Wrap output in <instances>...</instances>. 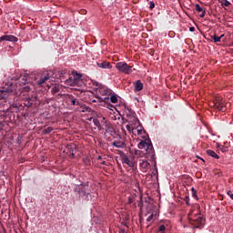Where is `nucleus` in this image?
Returning a JSON list of instances; mask_svg holds the SVG:
<instances>
[{
	"instance_id": "nucleus-1",
	"label": "nucleus",
	"mask_w": 233,
	"mask_h": 233,
	"mask_svg": "<svg viewBox=\"0 0 233 233\" xmlns=\"http://www.w3.org/2000/svg\"><path fill=\"white\" fill-rule=\"evenodd\" d=\"M137 147L140 149L135 151V155L137 156V157H142L143 156L154 157V146H152V142L150 140H143L138 143Z\"/></svg>"
},
{
	"instance_id": "nucleus-2",
	"label": "nucleus",
	"mask_w": 233,
	"mask_h": 233,
	"mask_svg": "<svg viewBox=\"0 0 233 233\" xmlns=\"http://www.w3.org/2000/svg\"><path fill=\"white\" fill-rule=\"evenodd\" d=\"M74 192L77 194L79 198H85V199H88V196H90V187L88 184L76 185Z\"/></svg>"
},
{
	"instance_id": "nucleus-3",
	"label": "nucleus",
	"mask_w": 233,
	"mask_h": 233,
	"mask_svg": "<svg viewBox=\"0 0 233 233\" xmlns=\"http://www.w3.org/2000/svg\"><path fill=\"white\" fill-rule=\"evenodd\" d=\"M83 83L81 74L73 72L72 76L66 80L67 86H79Z\"/></svg>"
},
{
	"instance_id": "nucleus-4",
	"label": "nucleus",
	"mask_w": 233,
	"mask_h": 233,
	"mask_svg": "<svg viewBox=\"0 0 233 233\" xmlns=\"http://www.w3.org/2000/svg\"><path fill=\"white\" fill-rule=\"evenodd\" d=\"M188 219L192 225L196 226V228H200L203 225V215L202 214H188Z\"/></svg>"
},
{
	"instance_id": "nucleus-5",
	"label": "nucleus",
	"mask_w": 233,
	"mask_h": 233,
	"mask_svg": "<svg viewBox=\"0 0 233 233\" xmlns=\"http://www.w3.org/2000/svg\"><path fill=\"white\" fill-rule=\"evenodd\" d=\"M93 85L100 96H112V89L106 87V86H103L99 82H94Z\"/></svg>"
},
{
	"instance_id": "nucleus-6",
	"label": "nucleus",
	"mask_w": 233,
	"mask_h": 233,
	"mask_svg": "<svg viewBox=\"0 0 233 233\" xmlns=\"http://www.w3.org/2000/svg\"><path fill=\"white\" fill-rule=\"evenodd\" d=\"M210 106H213L216 110H219L220 112H225V110H227V106L221 96L215 97L213 102L210 103Z\"/></svg>"
},
{
	"instance_id": "nucleus-7",
	"label": "nucleus",
	"mask_w": 233,
	"mask_h": 233,
	"mask_svg": "<svg viewBox=\"0 0 233 233\" xmlns=\"http://www.w3.org/2000/svg\"><path fill=\"white\" fill-rule=\"evenodd\" d=\"M116 68L118 70V72H121L122 74H132V66H128L127 62H118L116 64Z\"/></svg>"
},
{
	"instance_id": "nucleus-8",
	"label": "nucleus",
	"mask_w": 233,
	"mask_h": 233,
	"mask_svg": "<svg viewBox=\"0 0 233 233\" xmlns=\"http://www.w3.org/2000/svg\"><path fill=\"white\" fill-rule=\"evenodd\" d=\"M11 94H17V89L14 87V85H10L8 87H4V89L0 90V99H6V96H11Z\"/></svg>"
},
{
	"instance_id": "nucleus-9",
	"label": "nucleus",
	"mask_w": 233,
	"mask_h": 233,
	"mask_svg": "<svg viewBox=\"0 0 233 233\" xmlns=\"http://www.w3.org/2000/svg\"><path fill=\"white\" fill-rule=\"evenodd\" d=\"M121 163L122 165H127L130 168H134L135 167L134 159L125 153L121 155Z\"/></svg>"
},
{
	"instance_id": "nucleus-10",
	"label": "nucleus",
	"mask_w": 233,
	"mask_h": 233,
	"mask_svg": "<svg viewBox=\"0 0 233 233\" xmlns=\"http://www.w3.org/2000/svg\"><path fill=\"white\" fill-rule=\"evenodd\" d=\"M131 117L129 118L130 125H133L134 127V132L136 133V130L141 127V123L139 122V119L136 117V112H132L130 114Z\"/></svg>"
},
{
	"instance_id": "nucleus-11",
	"label": "nucleus",
	"mask_w": 233,
	"mask_h": 233,
	"mask_svg": "<svg viewBox=\"0 0 233 233\" xmlns=\"http://www.w3.org/2000/svg\"><path fill=\"white\" fill-rule=\"evenodd\" d=\"M19 83L24 85L21 87V94H23V92H30V90H32V87H30V84H26V79H25V77L19 78Z\"/></svg>"
},
{
	"instance_id": "nucleus-12",
	"label": "nucleus",
	"mask_w": 233,
	"mask_h": 233,
	"mask_svg": "<svg viewBox=\"0 0 233 233\" xmlns=\"http://www.w3.org/2000/svg\"><path fill=\"white\" fill-rule=\"evenodd\" d=\"M17 36L14 35H5L0 36V41H9L11 43H17Z\"/></svg>"
},
{
	"instance_id": "nucleus-13",
	"label": "nucleus",
	"mask_w": 233,
	"mask_h": 233,
	"mask_svg": "<svg viewBox=\"0 0 233 233\" xmlns=\"http://www.w3.org/2000/svg\"><path fill=\"white\" fill-rule=\"evenodd\" d=\"M100 103H103V101L106 102L108 99L111 101V103H117L119 99H117V95H112L110 97H96Z\"/></svg>"
},
{
	"instance_id": "nucleus-14",
	"label": "nucleus",
	"mask_w": 233,
	"mask_h": 233,
	"mask_svg": "<svg viewBox=\"0 0 233 233\" xmlns=\"http://www.w3.org/2000/svg\"><path fill=\"white\" fill-rule=\"evenodd\" d=\"M67 150H68L70 156H72V157H74V156H76V154H77L79 149L77 148V146L76 144H69V145H67Z\"/></svg>"
},
{
	"instance_id": "nucleus-15",
	"label": "nucleus",
	"mask_w": 233,
	"mask_h": 233,
	"mask_svg": "<svg viewBox=\"0 0 233 233\" xmlns=\"http://www.w3.org/2000/svg\"><path fill=\"white\" fill-rule=\"evenodd\" d=\"M140 168L142 172H147L150 168V162L148 160H142L140 162Z\"/></svg>"
},
{
	"instance_id": "nucleus-16",
	"label": "nucleus",
	"mask_w": 233,
	"mask_h": 233,
	"mask_svg": "<svg viewBox=\"0 0 233 233\" xmlns=\"http://www.w3.org/2000/svg\"><path fill=\"white\" fill-rule=\"evenodd\" d=\"M48 79H50V75L46 74L44 76L40 77V79L36 82V85H38V86H41V85H45V83H46Z\"/></svg>"
},
{
	"instance_id": "nucleus-17",
	"label": "nucleus",
	"mask_w": 233,
	"mask_h": 233,
	"mask_svg": "<svg viewBox=\"0 0 233 233\" xmlns=\"http://www.w3.org/2000/svg\"><path fill=\"white\" fill-rule=\"evenodd\" d=\"M135 92H141L143 90V82L141 80H137L134 83Z\"/></svg>"
},
{
	"instance_id": "nucleus-18",
	"label": "nucleus",
	"mask_w": 233,
	"mask_h": 233,
	"mask_svg": "<svg viewBox=\"0 0 233 233\" xmlns=\"http://www.w3.org/2000/svg\"><path fill=\"white\" fill-rule=\"evenodd\" d=\"M97 66H99V68H107V69L112 68V65L110 64V62H105V61L97 63Z\"/></svg>"
},
{
	"instance_id": "nucleus-19",
	"label": "nucleus",
	"mask_w": 233,
	"mask_h": 233,
	"mask_svg": "<svg viewBox=\"0 0 233 233\" xmlns=\"http://www.w3.org/2000/svg\"><path fill=\"white\" fill-rule=\"evenodd\" d=\"M113 147H116V148H125V147H127V144H125V142L123 141H114L113 142Z\"/></svg>"
},
{
	"instance_id": "nucleus-20",
	"label": "nucleus",
	"mask_w": 233,
	"mask_h": 233,
	"mask_svg": "<svg viewBox=\"0 0 233 233\" xmlns=\"http://www.w3.org/2000/svg\"><path fill=\"white\" fill-rule=\"evenodd\" d=\"M207 154L210 156V157H214V159H219V155L212 149L207 150Z\"/></svg>"
},
{
	"instance_id": "nucleus-21",
	"label": "nucleus",
	"mask_w": 233,
	"mask_h": 233,
	"mask_svg": "<svg viewBox=\"0 0 233 233\" xmlns=\"http://www.w3.org/2000/svg\"><path fill=\"white\" fill-rule=\"evenodd\" d=\"M24 101H25L24 103L25 106H26L27 108H30V106H32L33 105L32 97H29V96L25 97Z\"/></svg>"
},
{
	"instance_id": "nucleus-22",
	"label": "nucleus",
	"mask_w": 233,
	"mask_h": 233,
	"mask_svg": "<svg viewBox=\"0 0 233 233\" xmlns=\"http://www.w3.org/2000/svg\"><path fill=\"white\" fill-rule=\"evenodd\" d=\"M126 129L127 130L128 134H134L136 136L134 126L130 125V120H128V123L126 125Z\"/></svg>"
},
{
	"instance_id": "nucleus-23",
	"label": "nucleus",
	"mask_w": 233,
	"mask_h": 233,
	"mask_svg": "<svg viewBox=\"0 0 233 233\" xmlns=\"http://www.w3.org/2000/svg\"><path fill=\"white\" fill-rule=\"evenodd\" d=\"M106 134H109L110 136L116 135V129H114L113 127H110L108 125H106Z\"/></svg>"
},
{
	"instance_id": "nucleus-24",
	"label": "nucleus",
	"mask_w": 233,
	"mask_h": 233,
	"mask_svg": "<svg viewBox=\"0 0 233 233\" xmlns=\"http://www.w3.org/2000/svg\"><path fill=\"white\" fill-rule=\"evenodd\" d=\"M60 91L61 87L59 86H55L51 89L52 94H59Z\"/></svg>"
},
{
	"instance_id": "nucleus-25",
	"label": "nucleus",
	"mask_w": 233,
	"mask_h": 233,
	"mask_svg": "<svg viewBox=\"0 0 233 233\" xmlns=\"http://www.w3.org/2000/svg\"><path fill=\"white\" fill-rule=\"evenodd\" d=\"M93 123H94L95 127H96L98 128V130H101V123L99 122V119L94 118Z\"/></svg>"
},
{
	"instance_id": "nucleus-26",
	"label": "nucleus",
	"mask_w": 233,
	"mask_h": 233,
	"mask_svg": "<svg viewBox=\"0 0 233 233\" xmlns=\"http://www.w3.org/2000/svg\"><path fill=\"white\" fill-rule=\"evenodd\" d=\"M211 39L214 43H221V36H217L216 35H211Z\"/></svg>"
},
{
	"instance_id": "nucleus-27",
	"label": "nucleus",
	"mask_w": 233,
	"mask_h": 233,
	"mask_svg": "<svg viewBox=\"0 0 233 233\" xmlns=\"http://www.w3.org/2000/svg\"><path fill=\"white\" fill-rule=\"evenodd\" d=\"M191 192H192V198H194V199H196L198 201V199H199V198L198 197V191L196 190V188L192 187Z\"/></svg>"
},
{
	"instance_id": "nucleus-28",
	"label": "nucleus",
	"mask_w": 233,
	"mask_h": 233,
	"mask_svg": "<svg viewBox=\"0 0 233 233\" xmlns=\"http://www.w3.org/2000/svg\"><path fill=\"white\" fill-rule=\"evenodd\" d=\"M54 131V127H48L47 128L43 130V134L46 135V134H50V132Z\"/></svg>"
},
{
	"instance_id": "nucleus-29",
	"label": "nucleus",
	"mask_w": 233,
	"mask_h": 233,
	"mask_svg": "<svg viewBox=\"0 0 233 233\" xmlns=\"http://www.w3.org/2000/svg\"><path fill=\"white\" fill-rule=\"evenodd\" d=\"M195 10H197V12H204L205 10H203V8L201 7V5H199V4H197L195 5Z\"/></svg>"
},
{
	"instance_id": "nucleus-30",
	"label": "nucleus",
	"mask_w": 233,
	"mask_h": 233,
	"mask_svg": "<svg viewBox=\"0 0 233 233\" xmlns=\"http://www.w3.org/2000/svg\"><path fill=\"white\" fill-rule=\"evenodd\" d=\"M5 118L0 116V127L5 128Z\"/></svg>"
},
{
	"instance_id": "nucleus-31",
	"label": "nucleus",
	"mask_w": 233,
	"mask_h": 233,
	"mask_svg": "<svg viewBox=\"0 0 233 233\" xmlns=\"http://www.w3.org/2000/svg\"><path fill=\"white\" fill-rule=\"evenodd\" d=\"M137 136H141V134H143V127H141V126H138V127H137Z\"/></svg>"
},
{
	"instance_id": "nucleus-32",
	"label": "nucleus",
	"mask_w": 233,
	"mask_h": 233,
	"mask_svg": "<svg viewBox=\"0 0 233 233\" xmlns=\"http://www.w3.org/2000/svg\"><path fill=\"white\" fill-rule=\"evenodd\" d=\"M165 230H167V228L165 227V225H160L158 228V232L165 233Z\"/></svg>"
},
{
	"instance_id": "nucleus-33",
	"label": "nucleus",
	"mask_w": 233,
	"mask_h": 233,
	"mask_svg": "<svg viewBox=\"0 0 233 233\" xmlns=\"http://www.w3.org/2000/svg\"><path fill=\"white\" fill-rule=\"evenodd\" d=\"M230 5V2L228 0H224L222 3H221V5L222 6H228Z\"/></svg>"
},
{
	"instance_id": "nucleus-34",
	"label": "nucleus",
	"mask_w": 233,
	"mask_h": 233,
	"mask_svg": "<svg viewBox=\"0 0 233 233\" xmlns=\"http://www.w3.org/2000/svg\"><path fill=\"white\" fill-rule=\"evenodd\" d=\"M71 103H72V105L74 106H78V105H79V101H77V99H73L72 101H71Z\"/></svg>"
},
{
	"instance_id": "nucleus-35",
	"label": "nucleus",
	"mask_w": 233,
	"mask_h": 233,
	"mask_svg": "<svg viewBox=\"0 0 233 233\" xmlns=\"http://www.w3.org/2000/svg\"><path fill=\"white\" fill-rule=\"evenodd\" d=\"M184 201H186V205L190 206V198L188 196L185 197Z\"/></svg>"
},
{
	"instance_id": "nucleus-36",
	"label": "nucleus",
	"mask_w": 233,
	"mask_h": 233,
	"mask_svg": "<svg viewBox=\"0 0 233 233\" xmlns=\"http://www.w3.org/2000/svg\"><path fill=\"white\" fill-rule=\"evenodd\" d=\"M154 8H156V4L154 2H150L149 4V9L150 10H154Z\"/></svg>"
},
{
	"instance_id": "nucleus-37",
	"label": "nucleus",
	"mask_w": 233,
	"mask_h": 233,
	"mask_svg": "<svg viewBox=\"0 0 233 233\" xmlns=\"http://www.w3.org/2000/svg\"><path fill=\"white\" fill-rule=\"evenodd\" d=\"M228 196H229L230 199H233V193L231 190L227 191Z\"/></svg>"
},
{
	"instance_id": "nucleus-38",
	"label": "nucleus",
	"mask_w": 233,
	"mask_h": 233,
	"mask_svg": "<svg viewBox=\"0 0 233 233\" xmlns=\"http://www.w3.org/2000/svg\"><path fill=\"white\" fill-rule=\"evenodd\" d=\"M222 152H228V147L223 146L220 149Z\"/></svg>"
},
{
	"instance_id": "nucleus-39",
	"label": "nucleus",
	"mask_w": 233,
	"mask_h": 233,
	"mask_svg": "<svg viewBox=\"0 0 233 233\" xmlns=\"http://www.w3.org/2000/svg\"><path fill=\"white\" fill-rule=\"evenodd\" d=\"M152 219H154V214H151V215L147 218V221H152Z\"/></svg>"
},
{
	"instance_id": "nucleus-40",
	"label": "nucleus",
	"mask_w": 233,
	"mask_h": 233,
	"mask_svg": "<svg viewBox=\"0 0 233 233\" xmlns=\"http://www.w3.org/2000/svg\"><path fill=\"white\" fill-rule=\"evenodd\" d=\"M202 12V14L200 15V17H205V14H207V11H201Z\"/></svg>"
},
{
	"instance_id": "nucleus-41",
	"label": "nucleus",
	"mask_w": 233,
	"mask_h": 233,
	"mask_svg": "<svg viewBox=\"0 0 233 233\" xmlns=\"http://www.w3.org/2000/svg\"><path fill=\"white\" fill-rule=\"evenodd\" d=\"M127 110L129 111V113L127 114V116H129V117L131 118L132 116H130V114H131V112H134V111H132V109H129V108H127Z\"/></svg>"
},
{
	"instance_id": "nucleus-42",
	"label": "nucleus",
	"mask_w": 233,
	"mask_h": 233,
	"mask_svg": "<svg viewBox=\"0 0 233 233\" xmlns=\"http://www.w3.org/2000/svg\"><path fill=\"white\" fill-rule=\"evenodd\" d=\"M195 30H196L195 27H189V31H190V32H194Z\"/></svg>"
},
{
	"instance_id": "nucleus-43",
	"label": "nucleus",
	"mask_w": 233,
	"mask_h": 233,
	"mask_svg": "<svg viewBox=\"0 0 233 233\" xmlns=\"http://www.w3.org/2000/svg\"><path fill=\"white\" fill-rule=\"evenodd\" d=\"M32 101H33V103H34V101H37V96H34V97L32 98Z\"/></svg>"
},
{
	"instance_id": "nucleus-44",
	"label": "nucleus",
	"mask_w": 233,
	"mask_h": 233,
	"mask_svg": "<svg viewBox=\"0 0 233 233\" xmlns=\"http://www.w3.org/2000/svg\"><path fill=\"white\" fill-rule=\"evenodd\" d=\"M91 103H97V100H96V99H91Z\"/></svg>"
},
{
	"instance_id": "nucleus-45",
	"label": "nucleus",
	"mask_w": 233,
	"mask_h": 233,
	"mask_svg": "<svg viewBox=\"0 0 233 233\" xmlns=\"http://www.w3.org/2000/svg\"><path fill=\"white\" fill-rule=\"evenodd\" d=\"M122 130H123L125 136H127V131H125V128L122 127Z\"/></svg>"
},
{
	"instance_id": "nucleus-46",
	"label": "nucleus",
	"mask_w": 233,
	"mask_h": 233,
	"mask_svg": "<svg viewBox=\"0 0 233 233\" xmlns=\"http://www.w3.org/2000/svg\"><path fill=\"white\" fill-rule=\"evenodd\" d=\"M220 37H221V39H223V37H225V35H221Z\"/></svg>"
},
{
	"instance_id": "nucleus-47",
	"label": "nucleus",
	"mask_w": 233,
	"mask_h": 233,
	"mask_svg": "<svg viewBox=\"0 0 233 233\" xmlns=\"http://www.w3.org/2000/svg\"><path fill=\"white\" fill-rule=\"evenodd\" d=\"M218 3H223V2H221V0H218Z\"/></svg>"
},
{
	"instance_id": "nucleus-48",
	"label": "nucleus",
	"mask_w": 233,
	"mask_h": 233,
	"mask_svg": "<svg viewBox=\"0 0 233 233\" xmlns=\"http://www.w3.org/2000/svg\"><path fill=\"white\" fill-rule=\"evenodd\" d=\"M122 232L125 233V229H122Z\"/></svg>"
},
{
	"instance_id": "nucleus-49",
	"label": "nucleus",
	"mask_w": 233,
	"mask_h": 233,
	"mask_svg": "<svg viewBox=\"0 0 233 233\" xmlns=\"http://www.w3.org/2000/svg\"><path fill=\"white\" fill-rule=\"evenodd\" d=\"M147 2L149 1V0H147Z\"/></svg>"
}]
</instances>
